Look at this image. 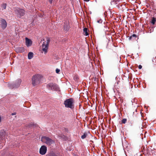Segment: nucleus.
<instances>
[{
    "instance_id": "obj_20",
    "label": "nucleus",
    "mask_w": 156,
    "mask_h": 156,
    "mask_svg": "<svg viewBox=\"0 0 156 156\" xmlns=\"http://www.w3.org/2000/svg\"><path fill=\"white\" fill-rule=\"evenodd\" d=\"M49 0V2L51 3L53 1V0Z\"/></svg>"
},
{
    "instance_id": "obj_3",
    "label": "nucleus",
    "mask_w": 156,
    "mask_h": 156,
    "mask_svg": "<svg viewBox=\"0 0 156 156\" xmlns=\"http://www.w3.org/2000/svg\"><path fill=\"white\" fill-rule=\"evenodd\" d=\"M64 104L66 108H72L74 107V101L72 98L67 99L64 101Z\"/></svg>"
},
{
    "instance_id": "obj_5",
    "label": "nucleus",
    "mask_w": 156,
    "mask_h": 156,
    "mask_svg": "<svg viewBox=\"0 0 156 156\" xmlns=\"http://www.w3.org/2000/svg\"><path fill=\"white\" fill-rule=\"evenodd\" d=\"M41 140L42 142L49 145H51L54 143V141L53 140L46 136L42 137L41 138Z\"/></svg>"
},
{
    "instance_id": "obj_18",
    "label": "nucleus",
    "mask_w": 156,
    "mask_h": 156,
    "mask_svg": "<svg viewBox=\"0 0 156 156\" xmlns=\"http://www.w3.org/2000/svg\"><path fill=\"white\" fill-rule=\"evenodd\" d=\"M126 121V119H124L122 120V122L123 123H125Z\"/></svg>"
},
{
    "instance_id": "obj_17",
    "label": "nucleus",
    "mask_w": 156,
    "mask_h": 156,
    "mask_svg": "<svg viewBox=\"0 0 156 156\" xmlns=\"http://www.w3.org/2000/svg\"><path fill=\"white\" fill-rule=\"evenodd\" d=\"M60 71V70L59 69H56V72L57 73H58Z\"/></svg>"
},
{
    "instance_id": "obj_6",
    "label": "nucleus",
    "mask_w": 156,
    "mask_h": 156,
    "mask_svg": "<svg viewBox=\"0 0 156 156\" xmlns=\"http://www.w3.org/2000/svg\"><path fill=\"white\" fill-rule=\"evenodd\" d=\"M15 11L17 16L19 17L23 16L25 14V11L23 9L19 8L16 9Z\"/></svg>"
},
{
    "instance_id": "obj_8",
    "label": "nucleus",
    "mask_w": 156,
    "mask_h": 156,
    "mask_svg": "<svg viewBox=\"0 0 156 156\" xmlns=\"http://www.w3.org/2000/svg\"><path fill=\"white\" fill-rule=\"evenodd\" d=\"M32 44V42L30 39L27 37L25 38V44L27 47L31 46Z\"/></svg>"
},
{
    "instance_id": "obj_7",
    "label": "nucleus",
    "mask_w": 156,
    "mask_h": 156,
    "mask_svg": "<svg viewBox=\"0 0 156 156\" xmlns=\"http://www.w3.org/2000/svg\"><path fill=\"white\" fill-rule=\"evenodd\" d=\"M47 150V147L44 145H43L40 149V153L41 155L45 154L46 153Z\"/></svg>"
},
{
    "instance_id": "obj_11",
    "label": "nucleus",
    "mask_w": 156,
    "mask_h": 156,
    "mask_svg": "<svg viewBox=\"0 0 156 156\" xmlns=\"http://www.w3.org/2000/svg\"><path fill=\"white\" fill-rule=\"evenodd\" d=\"M21 82V80L20 79H19L16 82L15 86L14 87H17L19 86L20 85Z\"/></svg>"
},
{
    "instance_id": "obj_22",
    "label": "nucleus",
    "mask_w": 156,
    "mask_h": 156,
    "mask_svg": "<svg viewBox=\"0 0 156 156\" xmlns=\"http://www.w3.org/2000/svg\"><path fill=\"white\" fill-rule=\"evenodd\" d=\"M90 0H84V1L86 2H88Z\"/></svg>"
},
{
    "instance_id": "obj_4",
    "label": "nucleus",
    "mask_w": 156,
    "mask_h": 156,
    "mask_svg": "<svg viewBox=\"0 0 156 156\" xmlns=\"http://www.w3.org/2000/svg\"><path fill=\"white\" fill-rule=\"evenodd\" d=\"M47 87L50 90H54L56 91L59 90V87L55 83H51L47 85Z\"/></svg>"
},
{
    "instance_id": "obj_14",
    "label": "nucleus",
    "mask_w": 156,
    "mask_h": 156,
    "mask_svg": "<svg viewBox=\"0 0 156 156\" xmlns=\"http://www.w3.org/2000/svg\"><path fill=\"white\" fill-rule=\"evenodd\" d=\"M6 7V4L5 3H3L1 7L3 9H5Z\"/></svg>"
},
{
    "instance_id": "obj_12",
    "label": "nucleus",
    "mask_w": 156,
    "mask_h": 156,
    "mask_svg": "<svg viewBox=\"0 0 156 156\" xmlns=\"http://www.w3.org/2000/svg\"><path fill=\"white\" fill-rule=\"evenodd\" d=\"M34 54L31 52H29L28 55V58L29 59H31L33 57Z\"/></svg>"
},
{
    "instance_id": "obj_21",
    "label": "nucleus",
    "mask_w": 156,
    "mask_h": 156,
    "mask_svg": "<svg viewBox=\"0 0 156 156\" xmlns=\"http://www.w3.org/2000/svg\"><path fill=\"white\" fill-rule=\"evenodd\" d=\"M16 114V113H12V115H15Z\"/></svg>"
},
{
    "instance_id": "obj_10",
    "label": "nucleus",
    "mask_w": 156,
    "mask_h": 156,
    "mask_svg": "<svg viewBox=\"0 0 156 156\" xmlns=\"http://www.w3.org/2000/svg\"><path fill=\"white\" fill-rule=\"evenodd\" d=\"M16 51L17 53H22L24 51L23 47H18L15 48Z\"/></svg>"
},
{
    "instance_id": "obj_13",
    "label": "nucleus",
    "mask_w": 156,
    "mask_h": 156,
    "mask_svg": "<svg viewBox=\"0 0 156 156\" xmlns=\"http://www.w3.org/2000/svg\"><path fill=\"white\" fill-rule=\"evenodd\" d=\"M83 33L86 36H87L88 35V34L87 32V28H85L83 29Z\"/></svg>"
},
{
    "instance_id": "obj_2",
    "label": "nucleus",
    "mask_w": 156,
    "mask_h": 156,
    "mask_svg": "<svg viewBox=\"0 0 156 156\" xmlns=\"http://www.w3.org/2000/svg\"><path fill=\"white\" fill-rule=\"evenodd\" d=\"M50 42L49 39L46 38V41L43 42L42 45L40 47L41 52L46 54L48 52L49 44Z\"/></svg>"
},
{
    "instance_id": "obj_16",
    "label": "nucleus",
    "mask_w": 156,
    "mask_h": 156,
    "mask_svg": "<svg viewBox=\"0 0 156 156\" xmlns=\"http://www.w3.org/2000/svg\"><path fill=\"white\" fill-rule=\"evenodd\" d=\"M86 136H87V134L85 133H84L83 135L82 136L81 138L82 139H84V138H85L86 137Z\"/></svg>"
},
{
    "instance_id": "obj_15",
    "label": "nucleus",
    "mask_w": 156,
    "mask_h": 156,
    "mask_svg": "<svg viewBox=\"0 0 156 156\" xmlns=\"http://www.w3.org/2000/svg\"><path fill=\"white\" fill-rule=\"evenodd\" d=\"M156 21L155 18L154 17H153L151 20V23L153 24H154Z\"/></svg>"
},
{
    "instance_id": "obj_19",
    "label": "nucleus",
    "mask_w": 156,
    "mask_h": 156,
    "mask_svg": "<svg viewBox=\"0 0 156 156\" xmlns=\"http://www.w3.org/2000/svg\"><path fill=\"white\" fill-rule=\"evenodd\" d=\"M142 68V66H141V65H139V66H138V68L139 69H141Z\"/></svg>"
},
{
    "instance_id": "obj_1",
    "label": "nucleus",
    "mask_w": 156,
    "mask_h": 156,
    "mask_svg": "<svg viewBox=\"0 0 156 156\" xmlns=\"http://www.w3.org/2000/svg\"><path fill=\"white\" fill-rule=\"evenodd\" d=\"M42 78V76L40 74H37L34 75L31 79V83L32 85L35 86L39 84Z\"/></svg>"
},
{
    "instance_id": "obj_23",
    "label": "nucleus",
    "mask_w": 156,
    "mask_h": 156,
    "mask_svg": "<svg viewBox=\"0 0 156 156\" xmlns=\"http://www.w3.org/2000/svg\"><path fill=\"white\" fill-rule=\"evenodd\" d=\"M99 21H98V22L99 23Z\"/></svg>"
},
{
    "instance_id": "obj_9",
    "label": "nucleus",
    "mask_w": 156,
    "mask_h": 156,
    "mask_svg": "<svg viewBox=\"0 0 156 156\" xmlns=\"http://www.w3.org/2000/svg\"><path fill=\"white\" fill-rule=\"evenodd\" d=\"M1 27L2 28L4 29L6 28L7 26V23L5 20L2 19L1 20Z\"/></svg>"
}]
</instances>
